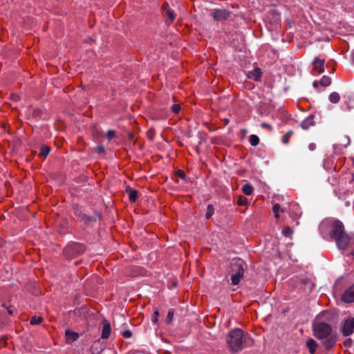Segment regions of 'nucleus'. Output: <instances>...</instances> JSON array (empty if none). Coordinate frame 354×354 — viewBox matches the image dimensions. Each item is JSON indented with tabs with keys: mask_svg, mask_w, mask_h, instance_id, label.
Here are the masks:
<instances>
[{
	"mask_svg": "<svg viewBox=\"0 0 354 354\" xmlns=\"http://www.w3.org/2000/svg\"><path fill=\"white\" fill-rule=\"evenodd\" d=\"M315 336L319 339H326L324 345L326 348L332 347L335 343V337L331 335L332 328L330 324L325 322H318L313 325Z\"/></svg>",
	"mask_w": 354,
	"mask_h": 354,
	"instance_id": "1",
	"label": "nucleus"
},
{
	"mask_svg": "<svg viewBox=\"0 0 354 354\" xmlns=\"http://www.w3.org/2000/svg\"><path fill=\"white\" fill-rule=\"evenodd\" d=\"M228 348L231 353H237L243 348L245 337L243 331L239 328H234L230 331L226 337Z\"/></svg>",
	"mask_w": 354,
	"mask_h": 354,
	"instance_id": "2",
	"label": "nucleus"
},
{
	"mask_svg": "<svg viewBox=\"0 0 354 354\" xmlns=\"http://www.w3.org/2000/svg\"><path fill=\"white\" fill-rule=\"evenodd\" d=\"M232 270L234 272L232 274L231 281L233 285H237L241 279L243 278L245 270L246 269V264L241 259H235L231 263Z\"/></svg>",
	"mask_w": 354,
	"mask_h": 354,
	"instance_id": "3",
	"label": "nucleus"
},
{
	"mask_svg": "<svg viewBox=\"0 0 354 354\" xmlns=\"http://www.w3.org/2000/svg\"><path fill=\"white\" fill-rule=\"evenodd\" d=\"M344 336H349L354 332V318L345 319L341 328Z\"/></svg>",
	"mask_w": 354,
	"mask_h": 354,
	"instance_id": "4",
	"label": "nucleus"
},
{
	"mask_svg": "<svg viewBox=\"0 0 354 354\" xmlns=\"http://www.w3.org/2000/svg\"><path fill=\"white\" fill-rule=\"evenodd\" d=\"M346 233L344 232V225L339 221H335L333 223L332 230H331V236L333 239H335L337 237L340 236L342 234Z\"/></svg>",
	"mask_w": 354,
	"mask_h": 354,
	"instance_id": "5",
	"label": "nucleus"
},
{
	"mask_svg": "<svg viewBox=\"0 0 354 354\" xmlns=\"http://www.w3.org/2000/svg\"><path fill=\"white\" fill-rule=\"evenodd\" d=\"M335 240L336 241L337 248L341 250H344L348 246L351 238L348 234L344 233V234H342L340 236L337 237Z\"/></svg>",
	"mask_w": 354,
	"mask_h": 354,
	"instance_id": "6",
	"label": "nucleus"
},
{
	"mask_svg": "<svg viewBox=\"0 0 354 354\" xmlns=\"http://www.w3.org/2000/svg\"><path fill=\"white\" fill-rule=\"evenodd\" d=\"M212 17L216 21H223L230 17V12L225 9L214 10L212 13Z\"/></svg>",
	"mask_w": 354,
	"mask_h": 354,
	"instance_id": "7",
	"label": "nucleus"
},
{
	"mask_svg": "<svg viewBox=\"0 0 354 354\" xmlns=\"http://www.w3.org/2000/svg\"><path fill=\"white\" fill-rule=\"evenodd\" d=\"M324 59L315 58L313 61V71L317 74H321L324 71Z\"/></svg>",
	"mask_w": 354,
	"mask_h": 354,
	"instance_id": "8",
	"label": "nucleus"
},
{
	"mask_svg": "<svg viewBox=\"0 0 354 354\" xmlns=\"http://www.w3.org/2000/svg\"><path fill=\"white\" fill-rule=\"evenodd\" d=\"M111 333V326L109 322L107 319L102 321V330L101 337L102 339H108L110 337Z\"/></svg>",
	"mask_w": 354,
	"mask_h": 354,
	"instance_id": "9",
	"label": "nucleus"
},
{
	"mask_svg": "<svg viewBox=\"0 0 354 354\" xmlns=\"http://www.w3.org/2000/svg\"><path fill=\"white\" fill-rule=\"evenodd\" d=\"M342 300L346 303L354 301V286L348 288L342 295Z\"/></svg>",
	"mask_w": 354,
	"mask_h": 354,
	"instance_id": "10",
	"label": "nucleus"
},
{
	"mask_svg": "<svg viewBox=\"0 0 354 354\" xmlns=\"http://www.w3.org/2000/svg\"><path fill=\"white\" fill-rule=\"evenodd\" d=\"M261 71L259 68L257 67L252 71H248L247 76L248 78L252 79L254 81H259L261 77Z\"/></svg>",
	"mask_w": 354,
	"mask_h": 354,
	"instance_id": "11",
	"label": "nucleus"
},
{
	"mask_svg": "<svg viewBox=\"0 0 354 354\" xmlns=\"http://www.w3.org/2000/svg\"><path fill=\"white\" fill-rule=\"evenodd\" d=\"M331 84V78L328 76L324 75L322 77L320 81H315L313 86L317 87L319 84L322 86L326 87Z\"/></svg>",
	"mask_w": 354,
	"mask_h": 354,
	"instance_id": "12",
	"label": "nucleus"
},
{
	"mask_svg": "<svg viewBox=\"0 0 354 354\" xmlns=\"http://www.w3.org/2000/svg\"><path fill=\"white\" fill-rule=\"evenodd\" d=\"M354 107V100L348 97V100H344L342 104L341 108L345 111H348L353 109Z\"/></svg>",
	"mask_w": 354,
	"mask_h": 354,
	"instance_id": "13",
	"label": "nucleus"
},
{
	"mask_svg": "<svg viewBox=\"0 0 354 354\" xmlns=\"http://www.w3.org/2000/svg\"><path fill=\"white\" fill-rule=\"evenodd\" d=\"M65 335H66L67 342H74V341L77 340L79 337L78 333H77L76 332L70 330H66Z\"/></svg>",
	"mask_w": 354,
	"mask_h": 354,
	"instance_id": "14",
	"label": "nucleus"
},
{
	"mask_svg": "<svg viewBox=\"0 0 354 354\" xmlns=\"http://www.w3.org/2000/svg\"><path fill=\"white\" fill-rule=\"evenodd\" d=\"M313 125H314V120H313V118L312 116L306 118L304 121H302V122L301 124L302 129H304L305 130L308 129L310 127L313 126Z\"/></svg>",
	"mask_w": 354,
	"mask_h": 354,
	"instance_id": "15",
	"label": "nucleus"
},
{
	"mask_svg": "<svg viewBox=\"0 0 354 354\" xmlns=\"http://www.w3.org/2000/svg\"><path fill=\"white\" fill-rule=\"evenodd\" d=\"M306 346L308 347L309 352L311 354H314L316 351L317 344L314 339H310L306 342Z\"/></svg>",
	"mask_w": 354,
	"mask_h": 354,
	"instance_id": "16",
	"label": "nucleus"
},
{
	"mask_svg": "<svg viewBox=\"0 0 354 354\" xmlns=\"http://www.w3.org/2000/svg\"><path fill=\"white\" fill-rule=\"evenodd\" d=\"M328 100L331 103L336 104L340 100V95L337 92H333L328 96Z\"/></svg>",
	"mask_w": 354,
	"mask_h": 354,
	"instance_id": "17",
	"label": "nucleus"
},
{
	"mask_svg": "<svg viewBox=\"0 0 354 354\" xmlns=\"http://www.w3.org/2000/svg\"><path fill=\"white\" fill-rule=\"evenodd\" d=\"M242 192L248 196H250L252 194L253 192V187L252 185L249 184H245L242 187Z\"/></svg>",
	"mask_w": 354,
	"mask_h": 354,
	"instance_id": "18",
	"label": "nucleus"
},
{
	"mask_svg": "<svg viewBox=\"0 0 354 354\" xmlns=\"http://www.w3.org/2000/svg\"><path fill=\"white\" fill-rule=\"evenodd\" d=\"M249 142L252 146L255 147L259 145V138L257 135L252 134L250 136Z\"/></svg>",
	"mask_w": 354,
	"mask_h": 354,
	"instance_id": "19",
	"label": "nucleus"
},
{
	"mask_svg": "<svg viewBox=\"0 0 354 354\" xmlns=\"http://www.w3.org/2000/svg\"><path fill=\"white\" fill-rule=\"evenodd\" d=\"M129 198L130 201L136 202V200L138 199V192L135 189H129Z\"/></svg>",
	"mask_w": 354,
	"mask_h": 354,
	"instance_id": "20",
	"label": "nucleus"
},
{
	"mask_svg": "<svg viewBox=\"0 0 354 354\" xmlns=\"http://www.w3.org/2000/svg\"><path fill=\"white\" fill-rule=\"evenodd\" d=\"M49 152L50 147L47 145H43L40 149L39 156L46 157L49 154Z\"/></svg>",
	"mask_w": 354,
	"mask_h": 354,
	"instance_id": "21",
	"label": "nucleus"
},
{
	"mask_svg": "<svg viewBox=\"0 0 354 354\" xmlns=\"http://www.w3.org/2000/svg\"><path fill=\"white\" fill-rule=\"evenodd\" d=\"M43 321V318L41 317H37V316H33L30 321V323L31 325H38L39 324H41Z\"/></svg>",
	"mask_w": 354,
	"mask_h": 354,
	"instance_id": "22",
	"label": "nucleus"
},
{
	"mask_svg": "<svg viewBox=\"0 0 354 354\" xmlns=\"http://www.w3.org/2000/svg\"><path fill=\"white\" fill-rule=\"evenodd\" d=\"M293 134V131L292 130L288 131L285 135L283 136L281 140L284 144H288L289 142L290 138Z\"/></svg>",
	"mask_w": 354,
	"mask_h": 354,
	"instance_id": "23",
	"label": "nucleus"
},
{
	"mask_svg": "<svg viewBox=\"0 0 354 354\" xmlns=\"http://www.w3.org/2000/svg\"><path fill=\"white\" fill-rule=\"evenodd\" d=\"M214 209L213 205H208L207 212H206V214H205V218L207 219L210 218L212 216V215L214 214Z\"/></svg>",
	"mask_w": 354,
	"mask_h": 354,
	"instance_id": "24",
	"label": "nucleus"
},
{
	"mask_svg": "<svg viewBox=\"0 0 354 354\" xmlns=\"http://www.w3.org/2000/svg\"><path fill=\"white\" fill-rule=\"evenodd\" d=\"M75 209V214L77 216L78 218L80 220L84 219V216L82 214V207H79L78 205H76L74 207Z\"/></svg>",
	"mask_w": 354,
	"mask_h": 354,
	"instance_id": "25",
	"label": "nucleus"
},
{
	"mask_svg": "<svg viewBox=\"0 0 354 354\" xmlns=\"http://www.w3.org/2000/svg\"><path fill=\"white\" fill-rule=\"evenodd\" d=\"M292 232H293V230L290 227H284L282 230L283 234L286 237H290L291 235L292 234Z\"/></svg>",
	"mask_w": 354,
	"mask_h": 354,
	"instance_id": "26",
	"label": "nucleus"
},
{
	"mask_svg": "<svg viewBox=\"0 0 354 354\" xmlns=\"http://www.w3.org/2000/svg\"><path fill=\"white\" fill-rule=\"evenodd\" d=\"M166 15L171 22H172L176 18V15L171 9H167Z\"/></svg>",
	"mask_w": 354,
	"mask_h": 354,
	"instance_id": "27",
	"label": "nucleus"
},
{
	"mask_svg": "<svg viewBox=\"0 0 354 354\" xmlns=\"http://www.w3.org/2000/svg\"><path fill=\"white\" fill-rule=\"evenodd\" d=\"M174 310L171 309L169 310L167 317H166V322L167 324H171L172 322L173 318H174Z\"/></svg>",
	"mask_w": 354,
	"mask_h": 354,
	"instance_id": "28",
	"label": "nucleus"
},
{
	"mask_svg": "<svg viewBox=\"0 0 354 354\" xmlns=\"http://www.w3.org/2000/svg\"><path fill=\"white\" fill-rule=\"evenodd\" d=\"M273 212L274 213V217L276 218H278L279 217V211L281 209V206L279 204L274 205L272 207Z\"/></svg>",
	"mask_w": 354,
	"mask_h": 354,
	"instance_id": "29",
	"label": "nucleus"
},
{
	"mask_svg": "<svg viewBox=\"0 0 354 354\" xmlns=\"http://www.w3.org/2000/svg\"><path fill=\"white\" fill-rule=\"evenodd\" d=\"M247 203V198L245 197H239L237 201V204L239 205H245Z\"/></svg>",
	"mask_w": 354,
	"mask_h": 354,
	"instance_id": "30",
	"label": "nucleus"
},
{
	"mask_svg": "<svg viewBox=\"0 0 354 354\" xmlns=\"http://www.w3.org/2000/svg\"><path fill=\"white\" fill-rule=\"evenodd\" d=\"M171 110L175 113H178L180 111V104H173L171 106Z\"/></svg>",
	"mask_w": 354,
	"mask_h": 354,
	"instance_id": "31",
	"label": "nucleus"
},
{
	"mask_svg": "<svg viewBox=\"0 0 354 354\" xmlns=\"http://www.w3.org/2000/svg\"><path fill=\"white\" fill-rule=\"evenodd\" d=\"M115 133V131L113 130H109L106 133V137L109 140H111L114 138Z\"/></svg>",
	"mask_w": 354,
	"mask_h": 354,
	"instance_id": "32",
	"label": "nucleus"
},
{
	"mask_svg": "<svg viewBox=\"0 0 354 354\" xmlns=\"http://www.w3.org/2000/svg\"><path fill=\"white\" fill-rule=\"evenodd\" d=\"M122 336L124 338H130L132 336V333L129 330H124L122 332Z\"/></svg>",
	"mask_w": 354,
	"mask_h": 354,
	"instance_id": "33",
	"label": "nucleus"
},
{
	"mask_svg": "<svg viewBox=\"0 0 354 354\" xmlns=\"http://www.w3.org/2000/svg\"><path fill=\"white\" fill-rule=\"evenodd\" d=\"M261 127L262 128H263V129H267L269 131H272V127L270 124L265 123V122L261 123Z\"/></svg>",
	"mask_w": 354,
	"mask_h": 354,
	"instance_id": "34",
	"label": "nucleus"
},
{
	"mask_svg": "<svg viewBox=\"0 0 354 354\" xmlns=\"http://www.w3.org/2000/svg\"><path fill=\"white\" fill-rule=\"evenodd\" d=\"M158 316H159V313H158V310H156L154 313V317L152 318V322L153 323L157 322Z\"/></svg>",
	"mask_w": 354,
	"mask_h": 354,
	"instance_id": "35",
	"label": "nucleus"
},
{
	"mask_svg": "<svg viewBox=\"0 0 354 354\" xmlns=\"http://www.w3.org/2000/svg\"><path fill=\"white\" fill-rule=\"evenodd\" d=\"M95 151L97 152V153H103L104 151V147L102 146H97L95 149Z\"/></svg>",
	"mask_w": 354,
	"mask_h": 354,
	"instance_id": "36",
	"label": "nucleus"
},
{
	"mask_svg": "<svg viewBox=\"0 0 354 354\" xmlns=\"http://www.w3.org/2000/svg\"><path fill=\"white\" fill-rule=\"evenodd\" d=\"M308 149L310 150V151H314L315 149H316V145L314 144V143H310L308 145Z\"/></svg>",
	"mask_w": 354,
	"mask_h": 354,
	"instance_id": "37",
	"label": "nucleus"
},
{
	"mask_svg": "<svg viewBox=\"0 0 354 354\" xmlns=\"http://www.w3.org/2000/svg\"><path fill=\"white\" fill-rule=\"evenodd\" d=\"M178 174L180 178H185V172L183 171H182V170L178 171Z\"/></svg>",
	"mask_w": 354,
	"mask_h": 354,
	"instance_id": "38",
	"label": "nucleus"
},
{
	"mask_svg": "<svg viewBox=\"0 0 354 354\" xmlns=\"http://www.w3.org/2000/svg\"><path fill=\"white\" fill-rule=\"evenodd\" d=\"M162 9L166 10L167 11V9H170L169 8V4L167 3H165L162 5Z\"/></svg>",
	"mask_w": 354,
	"mask_h": 354,
	"instance_id": "39",
	"label": "nucleus"
},
{
	"mask_svg": "<svg viewBox=\"0 0 354 354\" xmlns=\"http://www.w3.org/2000/svg\"><path fill=\"white\" fill-rule=\"evenodd\" d=\"M291 207L295 210H299L297 204H295V203L292 204Z\"/></svg>",
	"mask_w": 354,
	"mask_h": 354,
	"instance_id": "40",
	"label": "nucleus"
},
{
	"mask_svg": "<svg viewBox=\"0 0 354 354\" xmlns=\"http://www.w3.org/2000/svg\"><path fill=\"white\" fill-rule=\"evenodd\" d=\"M351 62H352L353 64H354V50H353V52L351 53Z\"/></svg>",
	"mask_w": 354,
	"mask_h": 354,
	"instance_id": "41",
	"label": "nucleus"
},
{
	"mask_svg": "<svg viewBox=\"0 0 354 354\" xmlns=\"http://www.w3.org/2000/svg\"><path fill=\"white\" fill-rule=\"evenodd\" d=\"M288 210L287 209L286 207H284L283 209H281V212H288Z\"/></svg>",
	"mask_w": 354,
	"mask_h": 354,
	"instance_id": "42",
	"label": "nucleus"
}]
</instances>
